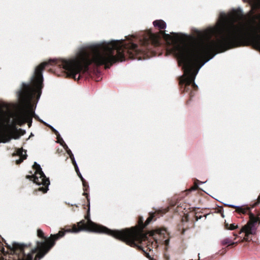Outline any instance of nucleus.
Wrapping results in <instances>:
<instances>
[{
    "instance_id": "nucleus-14",
    "label": "nucleus",
    "mask_w": 260,
    "mask_h": 260,
    "mask_svg": "<svg viewBox=\"0 0 260 260\" xmlns=\"http://www.w3.org/2000/svg\"><path fill=\"white\" fill-rule=\"evenodd\" d=\"M93 74H95L97 76L100 74V71L99 70L98 66H94V67L93 69Z\"/></svg>"
},
{
    "instance_id": "nucleus-8",
    "label": "nucleus",
    "mask_w": 260,
    "mask_h": 260,
    "mask_svg": "<svg viewBox=\"0 0 260 260\" xmlns=\"http://www.w3.org/2000/svg\"><path fill=\"white\" fill-rule=\"evenodd\" d=\"M198 67L183 66L184 75L181 78L180 82L189 85L192 81H194L200 69V68H198Z\"/></svg>"
},
{
    "instance_id": "nucleus-16",
    "label": "nucleus",
    "mask_w": 260,
    "mask_h": 260,
    "mask_svg": "<svg viewBox=\"0 0 260 260\" xmlns=\"http://www.w3.org/2000/svg\"><path fill=\"white\" fill-rule=\"evenodd\" d=\"M227 205L229 206H230V207H234V208H240V206H235V205H232V204H227Z\"/></svg>"
},
{
    "instance_id": "nucleus-1",
    "label": "nucleus",
    "mask_w": 260,
    "mask_h": 260,
    "mask_svg": "<svg viewBox=\"0 0 260 260\" xmlns=\"http://www.w3.org/2000/svg\"><path fill=\"white\" fill-rule=\"evenodd\" d=\"M153 25L160 30L157 33L149 31L142 39L139 45L131 41H113L105 44L91 46L88 51L82 48L76 56L68 59L58 58V65H113L126 59L142 60L156 56L155 50L159 47L161 38L169 39L170 36L163 30L166 23L162 20H156Z\"/></svg>"
},
{
    "instance_id": "nucleus-12",
    "label": "nucleus",
    "mask_w": 260,
    "mask_h": 260,
    "mask_svg": "<svg viewBox=\"0 0 260 260\" xmlns=\"http://www.w3.org/2000/svg\"><path fill=\"white\" fill-rule=\"evenodd\" d=\"M222 244L225 245V244H229V245H233L235 243V242H233L232 241L230 238H226L223 239L222 242Z\"/></svg>"
},
{
    "instance_id": "nucleus-5",
    "label": "nucleus",
    "mask_w": 260,
    "mask_h": 260,
    "mask_svg": "<svg viewBox=\"0 0 260 260\" xmlns=\"http://www.w3.org/2000/svg\"><path fill=\"white\" fill-rule=\"evenodd\" d=\"M33 167L35 170V174L32 176L33 178V181L34 183L39 185H42L43 186L40 187L39 190L42 191L44 193H45L48 189V188L50 184V181L42 171L41 168L39 164H38L35 162Z\"/></svg>"
},
{
    "instance_id": "nucleus-24",
    "label": "nucleus",
    "mask_w": 260,
    "mask_h": 260,
    "mask_svg": "<svg viewBox=\"0 0 260 260\" xmlns=\"http://www.w3.org/2000/svg\"><path fill=\"white\" fill-rule=\"evenodd\" d=\"M146 254H147V256L148 257H149L148 254H147V253Z\"/></svg>"
},
{
    "instance_id": "nucleus-6",
    "label": "nucleus",
    "mask_w": 260,
    "mask_h": 260,
    "mask_svg": "<svg viewBox=\"0 0 260 260\" xmlns=\"http://www.w3.org/2000/svg\"><path fill=\"white\" fill-rule=\"evenodd\" d=\"M9 247L14 251L13 260H32L33 255L37 251L35 249L25 255L24 253V246L16 242H13L11 245H9Z\"/></svg>"
},
{
    "instance_id": "nucleus-2",
    "label": "nucleus",
    "mask_w": 260,
    "mask_h": 260,
    "mask_svg": "<svg viewBox=\"0 0 260 260\" xmlns=\"http://www.w3.org/2000/svg\"><path fill=\"white\" fill-rule=\"evenodd\" d=\"M236 21L235 16H224L221 35L215 41H206L203 38L204 35L199 32V38L188 45L175 43L171 52L179 57H188L193 62L182 65H204L215 54L242 45L249 27L243 23L236 24ZM178 65L182 64L179 62Z\"/></svg>"
},
{
    "instance_id": "nucleus-11",
    "label": "nucleus",
    "mask_w": 260,
    "mask_h": 260,
    "mask_svg": "<svg viewBox=\"0 0 260 260\" xmlns=\"http://www.w3.org/2000/svg\"><path fill=\"white\" fill-rule=\"evenodd\" d=\"M252 45L255 49L260 51V38L254 39L253 41Z\"/></svg>"
},
{
    "instance_id": "nucleus-19",
    "label": "nucleus",
    "mask_w": 260,
    "mask_h": 260,
    "mask_svg": "<svg viewBox=\"0 0 260 260\" xmlns=\"http://www.w3.org/2000/svg\"><path fill=\"white\" fill-rule=\"evenodd\" d=\"M193 87H198V85L194 82L193 83Z\"/></svg>"
},
{
    "instance_id": "nucleus-17",
    "label": "nucleus",
    "mask_w": 260,
    "mask_h": 260,
    "mask_svg": "<svg viewBox=\"0 0 260 260\" xmlns=\"http://www.w3.org/2000/svg\"><path fill=\"white\" fill-rule=\"evenodd\" d=\"M172 35H173V36H174L175 37H176V38L178 37V34H177V33L173 32V33H172Z\"/></svg>"
},
{
    "instance_id": "nucleus-3",
    "label": "nucleus",
    "mask_w": 260,
    "mask_h": 260,
    "mask_svg": "<svg viewBox=\"0 0 260 260\" xmlns=\"http://www.w3.org/2000/svg\"><path fill=\"white\" fill-rule=\"evenodd\" d=\"M44 66H37L32 78V85L26 84L19 93L21 106L15 112H0V142L6 143L11 139L9 132L15 125L27 122L30 126L34 115L31 100L35 94H40L43 82L42 71Z\"/></svg>"
},
{
    "instance_id": "nucleus-9",
    "label": "nucleus",
    "mask_w": 260,
    "mask_h": 260,
    "mask_svg": "<svg viewBox=\"0 0 260 260\" xmlns=\"http://www.w3.org/2000/svg\"><path fill=\"white\" fill-rule=\"evenodd\" d=\"M257 222L260 223V218L250 214L249 221L242 228L240 234L244 232L247 236L250 234H255L256 232L255 224Z\"/></svg>"
},
{
    "instance_id": "nucleus-21",
    "label": "nucleus",
    "mask_w": 260,
    "mask_h": 260,
    "mask_svg": "<svg viewBox=\"0 0 260 260\" xmlns=\"http://www.w3.org/2000/svg\"><path fill=\"white\" fill-rule=\"evenodd\" d=\"M109 66H105V69H108V68H109Z\"/></svg>"
},
{
    "instance_id": "nucleus-20",
    "label": "nucleus",
    "mask_w": 260,
    "mask_h": 260,
    "mask_svg": "<svg viewBox=\"0 0 260 260\" xmlns=\"http://www.w3.org/2000/svg\"><path fill=\"white\" fill-rule=\"evenodd\" d=\"M165 243H166V244H168V243H169V241H168V240H165Z\"/></svg>"
},
{
    "instance_id": "nucleus-4",
    "label": "nucleus",
    "mask_w": 260,
    "mask_h": 260,
    "mask_svg": "<svg viewBox=\"0 0 260 260\" xmlns=\"http://www.w3.org/2000/svg\"><path fill=\"white\" fill-rule=\"evenodd\" d=\"M152 219L150 216L147 218L145 222V225L143 224V219L140 218L139 221V226L131 229V230H111L105 226L98 225L90 220L85 223L80 221L78 223V228L74 225L72 229L68 230L65 232L59 231L58 233L51 235L47 239V251L54 244V241L63 237L66 232L72 233H78L82 231L105 233L113 237L125 241L131 246H136L135 241L141 243L147 239V234L142 233V230L144 226L148 224Z\"/></svg>"
},
{
    "instance_id": "nucleus-13",
    "label": "nucleus",
    "mask_w": 260,
    "mask_h": 260,
    "mask_svg": "<svg viewBox=\"0 0 260 260\" xmlns=\"http://www.w3.org/2000/svg\"><path fill=\"white\" fill-rule=\"evenodd\" d=\"M238 227L237 224H235V223L233 224H226V228L230 230H233L235 229H237Z\"/></svg>"
},
{
    "instance_id": "nucleus-25",
    "label": "nucleus",
    "mask_w": 260,
    "mask_h": 260,
    "mask_svg": "<svg viewBox=\"0 0 260 260\" xmlns=\"http://www.w3.org/2000/svg\"><path fill=\"white\" fill-rule=\"evenodd\" d=\"M150 260H154V259H153V258H150Z\"/></svg>"
},
{
    "instance_id": "nucleus-10",
    "label": "nucleus",
    "mask_w": 260,
    "mask_h": 260,
    "mask_svg": "<svg viewBox=\"0 0 260 260\" xmlns=\"http://www.w3.org/2000/svg\"><path fill=\"white\" fill-rule=\"evenodd\" d=\"M17 154L20 158L16 160L17 164L21 163L24 159L26 158V152L22 148L18 149Z\"/></svg>"
},
{
    "instance_id": "nucleus-18",
    "label": "nucleus",
    "mask_w": 260,
    "mask_h": 260,
    "mask_svg": "<svg viewBox=\"0 0 260 260\" xmlns=\"http://www.w3.org/2000/svg\"><path fill=\"white\" fill-rule=\"evenodd\" d=\"M74 163H75V165H76V170L77 171H79V168H78V167L77 166V162L76 161H75V160L74 159Z\"/></svg>"
},
{
    "instance_id": "nucleus-15",
    "label": "nucleus",
    "mask_w": 260,
    "mask_h": 260,
    "mask_svg": "<svg viewBox=\"0 0 260 260\" xmlns=\"http://www.w3.org/2000/svg\"><path fill=\"white\" fill-rule=\"evenodd\" d=\"M37 234H38V236L39 237L46 239V238L44 237V234H43V231L41 230H40V229L38 230Z\"/></svg>"
},
{
    "instance_id": "nucleus-23",
    "label": "nucleus",
    "mask_w": 260,
    "mask_h": 260,
    "mask_svg": "<svg viewBox=\"0 0 260 260\" xmlns=\"http://www.w3.org/2000/svg\"><path fill=\"white\" fill-rule=\"evenodd\" d=\"M52 128L55 131H56V129H54L53 127H52Z\"/></svg>"
},
{
    "instance_id": "nucleus-22",
    "label": "nucleus",
    "mask_w": 260,
    "mask_h": 260,
    "mask_svg": "<svg viewBox=\"0 0 260 260\" xmlns=\"http://www.w3.org/2000/svg\"><path fill=\"white\" fill-rule=\"evenodd\" d=\"M138 248H139V249H142V247H141V246H138Z\"/></svg>"
},
{
    "instance_id": "nucleus-7",
    "label": "nucleus",
    "mask_w": 260,
    "mask_h": 260,
    "mask_svg": "<svg viewBox=\"0 0 260 260\" xmlns=\"http://www.w3.org/2000/svg\"><path fill=\"white\" fill-rule=\"evenodd\" d=\"M59 67L68 76L72 77L75 79L76 76L79 75L77 79H79L81 73L88 72L89 66H57Z\"/></svg>"
}]
</instances>
